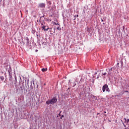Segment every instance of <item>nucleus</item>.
<instances>
[{"label": "nucleus", "instance_id": "1", "mask_svg": "<svg viewBox=\"0 0 129 129\" xmlns=\"http://www.w3.org/2000/svg\"><path fill=\"white\" fill-rule=\"evenodd\" d=\"M57 102V98L56 97H53L51 99L47 100L46 102V104L49 105V104H55Z\"/></svg>", "mask_w": 129, "mask_h": 129}, {"label": "nucleus", "instance_id": "2", "mask_svg": "<svg viewBox=\"0 0 129 129\" xmlns=\"http://www.w3.org/2000/svg\"><path fill=\"white\" fill-rule=\"evenodd\" d=\"M102 90L103 92H105V91L107 92H110V90L109 89V88H108V86L107 85V84H105L103 86Z\"/></svg>", "mask_w": 129, "mask_h": 129}, {"label": "nucleus", "instance_id": "3", "mask_svg": "<svg viewBox=\"0 0 129 129\" xmlns=\"http://www.w3.org/2000/svg\"><path fill=\"white\" fill-rule=\"evenodd\" d=\"M39 7L41 8H46V4L45 3H40Z\"/></svg>", "mask_w": 129, "mask_h": 129}, {"label": "nucleus", "instance_id": "4", "mask_svg": "<svg viewBox=\"0 0 129 129\" xmlns=\"http://www.w3.org/2000/svg\"><path fill=\"white\" fill-rule=\"evenodd\" d=\"M42 29H43L44 31H48L49 30V28H46V26L45 25L42 27Z\"/></svg>", "mask_w": 129, "mask_h": 129}, {"label": "nucleus", "instance_id": "5", "mask_svg": "<svg viewBox=\"0 0 129 129\" xmlns=\"http://www.w3.org/2000/svg\"><path fill=\"white\" fill-rule=\"evenodd\" d=\"M47 70H48V69L47 68H43L41 69V71H42V72H46V71H47Z\"/></svg>", "mask_w": 129, "mask_h": 129}, {"label": "nucleus", "instance_id": "6", "mask_svg": "<svg viewBox=\"0 0 129 129\" xmlns=\"http://www.w3.org/2000/svg\"><path fill=\"white\" fill-rule=\"evenodd\" d=\"M0 79H1L2 81H4L5 80V77L4 76L0 77Z\"/></svg>", "mask_w": 129, "mask_h": 129}, {"label": "nucleus", "instance_id": "7", "mask_svg": "<svg viewBox=\"0 0 129 129\" xmlns=\"http://www.w3.org/2000/svg\"><path fill=\"white\" fill-rule=\"evenodd\" d=\"M25 40H26L27 44H29V37H26Z\"/></svg>", "mask_w": 129, "mask_h": 129}, {"label": "nucleus", "instance_id": "8", "mask_svg": "<svg viewBox=\"0 0 129 129\" xmlns=\"http://www.w3.org/2000/svg\"><path fill=\"white\" fill-rule=\"evenodd\" d=\"M57 30H58V31H61V29L60 27H57Z\"/></svg>", "mask_w": 129, "mask_h": 129}, {"label": "nucleus", "instance_id": "9", "mask_svg": "<svg viewBox=\"0 0 129 129\" xmlns=\"http://www.w3.org/2000/svg\"><path fill=\"white\" fill-rule=\"evenodd\" d=\"M61 112H62V111H60L59 112V113L58 114L59 116H61Z\"/></svg>", "mask_w": 129, "mask_h": 129}, {"label": "nucleus", "instance_id": "10", "mask_svg": "<svg viewBox=\"0 0 129 129\" xmlns=\"http://www.w3.org/2000/svg\"><path fill=\"white\" fill-rule=\"evenodd\" d=\"M48 4H49V5H51L52 4V3L51 2V1H49L48 2Z\"/></svg>", "mask_w": 129, "mask_h": 129}, {"label": "nucleus", "instance_id": "11", "mask_svg": "<svg viewBox=\"0 0 129 129\" xmlns=\"http://www.w3.org/2000/svg\"><path fill=\"white\" fill-rule=\"evenodd\" d=\"M51 21H52V20H51L50 19H47V21L48 22H51Z\"/></svg>", "mask_w": 129, "mask_h": 129}, {"label": "nucleus", "instance_id": "12", "mask_svg": "<svg viewBox=\"0 0 129 129\" xmlns=\"http://www.w3.org/2000/svg\"><path fill=\"white\" fill-rule=\"evenodd\" d=\"M102 74H103V75L105 76V75H106V73H102Z\"/></svg>", "mask_w": 129, "mask_h": 129}, {"label": "nucleus", "instance_id": "13", "mask_svg": "<svg viewBox=\"0 0 129 129\" xmlns=\"http://www.w3.org/2000/svg\"><path fill=\"white\" fill-rule=\"evenodd\" d=\"M127 122H129V119H127Z\"/></svg>", "mask_w": 129, "mask_h": 129}, {"label": "nucleus", "instance_id": "14", "mask_svg": "<svg viewBox=\"0 0 129 129\" xmlns=\"http://www.w3.org/2000/svg\"><path fill=\"white\" fill-rule=\"evenodd\" d=\"M124 120H125V121H126V118H124Z\"/></svg>", "mask_w": 129, "mask_h": 129}, {"label": "nucleus", "instance_id": "15", "mask_svg": "<svg viewBox=\"0 0 129 129\" xmlns=\"http://www.w3.org/2000/svg\"><path fill=\"white\" fill-rule=\"evenodd\" d=\"M61 117H64V115H61Z\"/></svg>", "mask_w": 129, "mask_h": 129}, {"label": "nucleus", "instance_id": "16", "mask_svg": "<svg viewBox=\"0 0 129 129\" xmlns=\"http://www.w3.org/2000/svg\"><path fill=\"white\" fill-rule=\"evenodd\" d=\"M123 124L124 126L125 127V125H124V123H123Z\"/></svg>", "mask_w": 129, "mask_h": 129}, {"label": "nucleus", "instance_id": "17", "mask_svg": "<svg viewBox=\"0 0 129 129\" xmlns=\"http://www.w3.org/2000/svg\"><path fill=\"white\" fill-rule=\"evenodd\" d=\"M98 114H99V113H97V115H98Z\"/></svg>", "mask_w": 129, "mask_h": 129}, {"label": "nucleus", "instance_id": "18", "mask_svg": "<svg viewBox=\"0 0 129 129\" xmlns=\"http://www.w3.org/2000/svg\"><path fill=\"white\" fill-rule=\"evenodd\" d=\"M101 21H102V22H103V19H101Z\"/></svg>", "mask_w": 129, "mask_h": 129}, {"label": "nucleus", "instance_id": "19", "mask_svg": "<svg viewBox=\"0 0 129 129\" xmlns=\"http://www.w3.org/2000/svg\"><path fill=\"white\" fill-rule=\"evenodd\" d=\"M54 25H57V23H54Z\"/></svg>", "mask_w": 129, "mask_h": 129}, {"label": "nucleus", "instance_id": "20", "mask_svg": "<svg viewBox=\"0 0 129 129\" xmlns=\"http://www.w3.org/2000/svg\"><path fill=\"white\" fill-rule=\"evenodd\" d=\"M35 51H36V52H38V50H37V49Z\"/></svg>", "mask_w": 129, "mask_h": 129}, {"label": "nucleus", "instance_id": "21", "mask_svg": "<svg viewBox=\"0 0 129 129\" xmlns=\"http://www.w3.org/2000/svg\"><path fill=\"white\" fill-rule=\"evenodd\" d=\"M125 92H128V91H126Z\"/></svg>", "mask_w": 129, "mask_h": 129}, {"label": "nucleus", "instance_id": "22", "mask_svg": "<svg viewBox=\"0 0 129 129\" xmlns=\"http://www.w3.org/2000/svg\"><path fill=\"white\" fill-rule=\"evenodd\" d=\"M60 119H62V117H60Z\"/></svg>", "mask_w": 129, "mask_h": 129}, {"label": "nucleus", "instance_id": "23", "mask_svg": "<svg viewBox=\"0 0 129 129\" xmlns=\"http://www.w3.org/2000/svg\"><path fill=\"white\" fill-rule=\"evenodd\" d=\"M77 17H78V15H77Z\"/></svg>", "mask_w": 129, "mask_h": 129}, {"label": "nucleus", "instance_id": "24", "mask_svg": "<svg viewBox=\"0 0 129 129\" xmlns=\"http://www.w3.org/2000/svg\"><path fill=\"white\" fill-rule=\"evenodd\" d=\"M104 113H106V112H105Z\"/></svg>", "mask_w": 129, "mask_h": 129}]
</instances>
